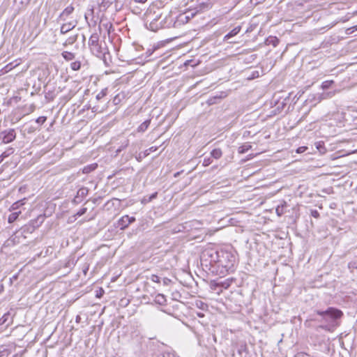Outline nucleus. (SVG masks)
<instances>
[{
    "mask_svg": "<svg viewBox=\"0 0 357 357\" xmlns=\"http://www.w3.org/2000/svg\"><path fill=\"white\" fill-rule=\"evenodd\" d=\"M128 144H129L128 140H126V141L125 142V144H122V145L121 146V147H120V149L118 150V151H121V149H125L126 147H127V146H128Z\"/></svg>",
    "mask_w": 357,
    "mask_h": 357,
    "instance_id": "nucleus-37",
    "label": "nucleus"
},
{
    "mask_svg": "<svg viewBox=\"0 0 357 357\" xmlns=\"http://www.w3.org/2000/svg\"><path fill=\"white\" fill-rule=\"evenodd\" d=\"M251 148H252V146L248 144H243L238 147V153H245L248 151H249Z\"/></svg>",
    "mask_w": 357,
    "mask_h": 357,
    "instance_id": "nucleus-18",
    "label": "nucleus"
},
{
    "mask_svg": "<svg viewBox=\"0 0 357 357\" xmlns=\"http://www.w3.org/2000/svg\"><path fill=\"white\" fill-rule=\"evenodd\" d=\"M333 84V80H327V81H324L322 84H321V87L323 89H328V88L331 87V86Z\"/></svg>",
    "mask_w": 357,
    "mask_h": 357,
    "instance_id": "nucleus-23",
    "label": "nucleus"
},
{
    "mask_svg": "<svg viewBox=\"0 0 357 357\" xmlns=\"http://www.w3.org/2000/svg\"><path fill=\"white\" fill-rule=\"evenodd\" d=\"M86 211H87V208H81L80 210H79V211L77 212V213H76V215H75L79 216H79H82V215H84V213H86Z\"/></svg>",
    "mask_w": 357,
    "mask_h": 357,
    "instance_id": "nucleus-29",
    "label": "nucleus"
},
{
    "mask_svg": "<svg viewBox=\"0 0 357 357\" xmlns=\"http://www.w3.org/2000/svg\"><path fill=\"white\" fill-rule=\"evenodd\" d=\"M135 3H144L147 1V0H133Z\"/></svg>",
    "mask_w": 357,
    "mask_h": 357,
    "instance_id": "nucleus-43",
    "label": "nucleus"
},
{
    "mask_svg": "<svg viewBox=\"0 0 357 357\" xmlns=\"http://www.w3.org/2000/svg\"><path fill=\"white\" fill-rule=\"evenodd\" d=\"M311 215H312V216H313L314 218H316L319 217V213L317 210H312L311 211Z\"/></svg>",
    "mask_w": 357,
    "mask_h": 357,
    "instance_id": "nucleus-36",
    "label": "nucleus"
},
{
    "mask_svg": "<svg viewBox=\"0 0 357 357\" xmlns=\"http://www.w3.org/2000/svg\"><path fill=\"white\" fill-rule=\"evenodd\" d=\"M152 282H155V283H160V278L159 276H158L157 275H151L150 276V278H149Z\"/></svg>",
    "mask_w": 357,
    "mask_h": 357,
    "instance_id": "nucleus-26",
    "label": "nucleus"
},
{
    "mask_svg": "<svg viewBox=\"0 0 357 357\" xmlns=\"http://www.w3.org/2000/svg\"><path fill=\"white\" fill-rule=\"evenodd\" d=\"M264 1L265 0H251V2L256 5V4H259V3H263Z\"/></svg>",
    "mask_w": 357,
    "mask_h": 357,
    "instance_id": "nucleus-39",
    "label": "nucleus"
},
{
    "mask_svg": "<svg viewBox=\"0 0 357 357\" xmlns=\"http://www.w3.org/2000/svg\"><path fill=\"white\" fill-rule=\"evenodd\" d=\"M181 172H178L174 174V177H178L181 174Z\"/></svg>",
    "mask_w": 357,
    "mask_h": 357,
    "instance_id": "nucleus-45",
    "label": "nucleus"
},
{
    "mask_svg": "<svg viewBox=\"0 0 357 357\" xmlns=\"http://www.w3.org/2000/svg\"><path fill=\"white\" fill-rule=\"evenodd\" d=\"M212 162V160L210 158H204V161H203V165L205 166V167H207L208 165H210Z\"/></svg>",
    "mask_w": 357,
    "mask_h": 357,
    "instance_id": "nucleus-31",
    "label": "nucleus"
},
{
    "mask_svg": "<svg viewBox=\"0 0 357 357\" xmlns=\"http://www.w3.org/2000/svg\"><path fill=\"white\" fill-rule=\"evenodd\" d=\"M61 54L63 59L66 61H71L75 59V54L70 52L65 51Z\"/></svg>",
    "mask_w": 357,
    "mask_h": 357,
    "instance_id": "nucleus-17",
    "label": "nucleus"
},
{
    "mask_svg": "<svg viewBox=\"0 0 357 357\" xmlns=\"http://www.w3.org/2000/svg\"><path fill=\"white\" fill-rule=\"evenodd\" d=\"M166 301V298L163 294H158L155 296V302L160 305H163Z\"/></svg>",
    "mask_w": 357,
    "mask_h": 357,
    "instance_id": "nucleus-19",
    "label": "nucleus"
},
{
    "mask_svg": "<svg viewBox=\"0 0 357 357\" xmlns=\"http://www.w3.org/2000/svg\"><path fill=\"white\" fill-rule=\"evenodd\" d=\"M334 95V92H329L325 94V98L328 97L331 98Z\"/></svg>",
    "mask_w": 357,
    "mask_h": 357,
    "instance_id": "nucleus-40",
    "label": "nucleus"
},
{
    "mask_svg": "<svg viewBox=\"0 0 357 357\" xmlns=\"http://www.w3.org/2000/svg\"><path fill=\"white\" fill-rule=\"evenodd\" d=\"M317 312H336V313H338V312H342L340 310L328 308V310H326L325 311H317Z\"/></svg>",
    "mask_w": 357,
    "mask_h": 357,
    "instance_id": "nucleus-27",
    "label": "nucleus"
},
{
    "mask_svg": "<svg viewBox=\"0 0 357 357\" xmlns=\"http://www.w3.org/2000/svg\"><path fill=\"white\" fill-rule=\"evenodd\" d=\"M4 158H3V155H0V163L3 160Z\"/></svg>",
    "mask_w": 357,
    "mask_h": 357,
    "instance_id": "nucleus-46",
    "label": "nucleus"
},
{
    "mask_svg": "<svg viewBox=\"0 0 357 357\" xmlns=\"http://www.w3.org/2000/svg\"><path fill=\"white\" fill-rule=\"evenodd\" d=\"M92 110H93V112H97L98 109H97V108H96V107H93L92 108Z\"/></svg>",
    "mask_w": 357,
    "mask_h": 357,
    "instance_id": "nucleus-49",
    "label": "nucleus"
},
{
    "mask_svg": "<svg viewBox=\"0 0 357 357\" xmlns=\"http://www.w3.org/2000/svg\"><path fill=\"white\" fill-rule=\"evenodd\" d=\"M1 136H2V142L8 144L15 140L16 138V132L14 129L10 128L3 131L1 133Z\"/></svg>",
    "mask_w": 357,
    "mask_h": 357,
    "instance_id": "nucleus-5",
    "label": "nucleus"
},
{
    "mask_svg": "<svg viewBox=\"0 0 357 357\" xmlns=\"http://www.w3.org/2000/svg\"><path fill=\"white\" fill-rule=\"evenodd\" d=\"M88 192H89V189L86 187H82L80 188L77 192V195H76V198H84L87 195H88Z\"/></svg>",
    "mask_w": 357,
    "mask_h": 357,
    "instance_id": "nucleus-13",
    "label": "nucleus"
},
{
    "mask_svg": "<svg viewBox=\"0 0 357 357\" xmlns=\"http://www.w3.org/2000/svg\"><path fill=\"white\" fill-rule=\"evenodd\" d=\"M195 305L197 306V307L202 310H208L207 304L203 303L201 301H197L195 302Z\"/></svg>",
    "mask_w": 357,
    "mask_h": 357,
    "instance_id": "nucleus-20",
    "label": "nucleus"
},
{
    "mask_svg": "<svg viewBox=\"0 0 357 357\" xmlns=\"http://www.w3.org/2000/svg\"><path fill=\"white\" fill-rule=\"evenodd\" d=\"M294 357H311L309 354L305 352H299L296 354Z\"/></svg>",
    "mask_w": 357,
    "mask_h": 357,
    "instance_id": "nucleus-32",
    "label": "nucleus"
},
{
    "mask_svg": "<svg viewBox=\"0 0 357 357\" xmlns=\"http://www.w3.org/2000/svg\"><path fill=\"white\" fill-rule=\"evenodd\" d=\"M240 31H241V27L240 26L235 27L231 31H230L227 35L225 36L224 39L225 40H229L231 37H233V36H236V34H238L240 32Z\"/></svg>",
    "mask_w": 357,
    "mask_h": 357,
    "instance_id": "nucleus-11",
    "label": "nucleus"
},
{
    "mask_svg": "<svg viewBox=\"0 0 357 357\" xmlns=\"http://www.w3.org/2000/svg\"><path fill=\"white\" fill-rule=\"evenodd\" d=\"M135 221V217H129L128 215H123L118 221V226L121 230L126 229L129 225Z\"/></svg>",
    "mask_w": 357,
    "mask_h": 357,
    "instance_id": "nucleus-6",
    "label": "nucleus"
},
{
    "mask_svg": "<svg viewBox=\"0 0 357 357\" xmlns=\"http://www.w3.org/2000/svg\"><path fill=\"white\" fill-rule=\"evenodd\" d=\"M23 204H24V200H20V201L17 202L15 204H13V207L14 209H15V208H17L20 205H23Z\"/></svg>",
    "mask_w": 357,
    "mask_h": 357,
    "instance_id": "nucleus-34",
    "label": "nucleus"
},
{
    "mask_svg": "<svg viewBox=\"0 0 357 357\" xmlns=\"http://www.w3.org/2000/svg\"><path fill=\"white\" fill-rule=\"evenodd\" d=\"M342 314H316L314 321L318 322L316 327L321 328L326 331H333L337 325V319L340 318Z\"/></svg>",
    "mask_w": 357,
    "mask_h": 357,
    "instance_id": "nucleus-3",
    "label": "nucleus"
},
{
    "mask_svg": "<svg viewBox=\"0 0 357 357\" xmlns=\"http://www.w3.org/2000/svg\"><path fill=\"white\" fill-rule=\"evenodd\" d=\"M163 357H176L174 354L168 353L166 354V356H164Z\"/></svg>",
    "mask_w": 357,
    "mask_h": 357,
    "instance_id": "nucleus-42",
    "label": "nucleus"
},
{
    "mask_svg": "<svg viewBox=\"0 0 357 357\" xmlns=\"http://www.w3.org/2000/svg\"><path fill=\"white\" fill-rule=\"evenodd\" d=\"M73 70H78L80 69L81 63L79 61H74L70 64Z\"/></svg>",
    "mask_w": 357,
    "mask_h": 357,
    "instance_id": "nucleus-24",
    "label": "nucleus"
},
{
    "mask_svg": "<svg viewBox=\"0 0 357 357\" xmlns=\"http://www.w3.org/2000/svg\"><path fill=\"white\" fill-rule=\"evenodd\" d=\"M46 119V116H39L36 121L37 123L42 125L45 122Z\"/></svg>",
    "mask_w": 357,
    "mask_h": 357,
    "instance_id": "nucleus-28",
    "label": "nucleus"
},
{
    "mask_svg": "<svg viewBox=\"0 0 357 357\" xmlns=\"http://www.w3.org/2000/svg\"><path fill=\"white\" fill-rule=\"evenodd\" d=\"M80 320H81V317L79 314H77L76 317H75V321L76 323H79L80 322Z\"/></svg>",
    "mask_w": 357,
    "mask_h": 357,
    "instance_id": "nucleus-41",
    "label": "nucleus"
},
{
    "mask_svg": "<svg viewBox=\"0 0 357 357\" xmlns=\"http://www.w3.org/2000/svg\"><path fill=\"white\" fill-rule=\"evenodd\" d=\"M99 42V36L97 33H93L91 36L89 40V45L91 48V47L97 45Z\"/></svg>",
    "mask_w": 357,
    "mask_h": 357,
    "instance_id": "nucleus-12",
    "label": "nucleus"
},
{
    "mask_svg": "<svg viewBox=\"0 0 357 357\" xmlns=\"http://www.w3.org/2000/svg\"><path fill=\"white\" fill-rule=\"evenodd\" d=\"M190 19V17L185 13L178 15L175 20L171 14L166 15L162 17L161 10L155 6H150L144 14V26L152 31H157L160 29L171 26L176 28L181 24L188 23Z\"/></svg>",
    "mask_w": 357,
    "mask_h": 357,
    "instance_id": "nucleus-1",
    "label": "nucleus"
},
{
    "mask_svg": "<svg viewBox=\"0 0 357 357\" xmlns=\"http://www.w3.org/2000/svg\"><path fill=\"white\" fill-rule=\"evenodd\" d=\"M13 321L12 314H3L0 318V326L7 328Z\"/></svg>",
    "mask_w": 357,
    "mask_h": 357,
    "instance_id": "nucleus-8",
    "label": "nucleus"
},
{
    "mask_svg": "<svg viewBox=\"0 0 357 357\" xmlns=\"http://www.w3.org/2000/svg\"><path fill=\"white\" fill-rule=\"evenodd\" d=\"M175 318H176V319H179V320L181 319H180V315L175 317Z\"/></svg>",
    "mask_w": 357,
    "mask_h": 357,
    "instance_id": "nucleus-50",
    "label": "nucleus"
},
{
    "mask_svg": "<svg viewBox=\"0 0 357 357\" xmlns=\"http://www.w3.org/2000/svg\"><path fill=\"white\" fill-rule=\"evenodd\" d=\"M116 0H103L102 4L104 6H109L110 4L115 1Z\"/></svg>",
    "mask_w": 357,
    "mask_h": 357,
    "instance_id": "nucleus-33",
    "label": "nucleus"
},
{
    "mask_svg": "<svg viewBox=\"0 0 357 357\" xmlns=\"http://www.w3.org/2000/svg\"><path fill=\"white\" fill-rule=\"evenodd\" d=\"M107 89H103L100 92H99L96 95V99L98 100L102 99L103 97H105L107 95Z\"/></svg>",
    "mask_w": 357,
    "mask_h": 357,
    "instance_id": "nucleus-25",
    "label": "nucleus"
},
{
    "mask_svg": "<svg viewBox=\"0 0 357 357\" xmlns=\"http://www.w3.org/2000/svg\"><path fill=\"white\" fill-rule=\"evenodd\" d=\"M90 50L97 57L101 58L105 54V51L99 43L91 47Z\"/></svg>",
    "mask_w": 357,
    "mask_h": 357,
    "instance_id": "nucleus-9",
    "label": "nucleus"
},
{
    "mask_svg": "<svg viewBox=\"0 0 357 357\" xmlns=\"http://www.w3.org/2000/svg\"><path fill=\"white\" fill-rule=\"evenodd\" d=\"M211 155L215 159H219L222 155V151L220 149H214L211 151Z\"/></svg>",
    "mask_w": 357,
    "mask_h": 357,
    "instance_id": "nucleus-15",
    "label": "nucleus"
},
{
    "mask_svg": "<svg viewBox=\"0 0 357 357\" xmlns=\"http://www.w3.org/2000/svg\"><path fill=\"white\" fill-rule=\"evenodd\" d=\"M206 257H211L210 264H218L227 270L234 267L235 257L229 252L208 250L203 253L201 257L202 261H206Z\"/></svg>",
    "mask_w": 357,
    "mask_h": 357,
    "instance_id": "nucleus-2",
    "label": "nucleus"
},
{
    "mask_svg": "<svg viewBox=\"0 0 357 357\" xmlns=\"http://www.w3.org/2000/svg\"><path fill=\"white\" fill-rule=\"evenodd\" d=\"M197 315H198L199 317H203L204 316V314L199 313V314H197Z\"/></svg>",
    "mask_w": 357,
    "mask_h": 357,
    "instance_id": "nucleus-48",
    "label": "nucleus"
},
{
    "mask_svg": "<svg viewBox=\"0 0 357 357\" xmlns=\"http://www.w3.org/2000/svg\"><path fill=\"white\" fill-rule=\"evenodd\" d=\"M103 292H104V291L102 289H100V294H97L96 296L100 298L102 296Z\"/></svg>",
    "mask_w": 357,
    "mask_h": 357,
    "instance_id": "nucleus-44",
    "label": "nucleus"
},
{
    "mask_svg": "<svg viewBox=\"0 0 357 357\" xmlns=\"http://www.w3.org/2000/svg\"><path fill=\"white\" fill-rule=\"evenodd\" d=\"M13 357H22V354H15Z\"/></svg>",
    "mask_w": 357,
    "mask_h": 357,
    "instance_id": "nucleus-47",
    "label": "nucleus"
},
{
    "mask_svg": "<svg viewBox=\"0 0 357 357\" xmlns=\"http://www.w3.org/2000/svg\"><path fill=\"white\" fill-rule=\"evenodd\" d=\"M76 22H69L68 23L63 24L61 26L60 32L61 34H65L72 30L76 26Z\"/></svg>",
    "mask_w": 357,
    "mask_h": 357,
    "instance_id": "nucleus-10",
    "label": "nucleus"
},
{
    "mask_svg": "<svg viewBox=\"0 0 357 357\" xmlns=\"http://www.w3.org/2000/svg\"><path fill=\"white\" fill-rule=\"evenodd\" d=\"M172 282V280L167 278H164L162 279V284L164 286H169Z\"/></svg>",
    "mask_w": 357,
    "mask_h": 357,
    "instance_id": "nucleus-30",
    "label": "nucleus"
},
{
    "mask_svg": "<svg viewBox=\"0 0 357 357\" xmlns=\"http://www.w3.org/2000/svg\"><path fill=\"white\" fill-rule=\"evenodd\" d=\"M20 213V211L19 212H15V213H12L9 216H8V222L10 223H12L14 221H15L17 220V218H18L19 216V214Z\"/></svg>",
    "mask_w": 357,
    "mask_h": 357,
    "instance_id": "nucleus-21",
    "label": "nucleus"
},
{
    "mask_svg": "<svg viewBox=\"0 0 357 357\" xmlns=\"http://www.w3.org/2000/svg\"><path fill=\"white\" fill-rule=\"evenodd\" d=\"M150 123H151V120H146L145 121H144L142 123H141L139 125V126L137 128V131L141 132H144L149 126Z\"/></svg>",
    "mask_w": 357,
    "mask_h": 357,
    "instance_id": "nucleus-16",
    "label": "nucleus"
},
{
    "mask_svg": "<svg viewBox=\"0 0 357 357\" xmlns=\"http://www.w3.org/2000/svg\"><path fill=\"white\" fill-rule=\"evenodd\" d=\"M234 281V278H227L223 281L213 282L211 284V288L212 290L216 291L218 294H220L223 289H227Z\"/></svg>",
    "mask_w": 357,
    "mask_h": 357,
    "instance_id": "nucleus-4",
    "label": "nucleus"
},
{
    "mask_svg": "<svg viewBox=\"0 0 357 357\" xmlns=\"http://www.w3.org/2000/svg\"><path fill=\"white\" fill-rule=\"evenodd\" d=\"M307 149V148L306 146H301L297 149L296 152L298 153H301L305 152Z\"/></svg>",
    "mask_w": 357,
    "mask_h": 357,
    "instance_id": "nucleus-35",
    "label": "nucleus"
},
{
    "mask_svg": "<svg viewBox=\"0 0 357 357\" xmlns=\"http://www.w3.org/2000/svg\"><path fill=\"white\" fill-rule=\"evenodd\" d=\"M97 167L98 165L96 163H93L89 165L85 166L82 169V172L84 174H89L95 170L97 168Z\"/></svg>",
    "mask_w": 357,
    "mask_h": 357,
    "instance_id": "nucleus-14",
    "label": "nucleus"
},
{
    "mask_svg": "<svg viewBox=\"0 0 357 357\" xmlns=\"http://www.w3.org/2000/svg\"><path fill=\"white\" fill-rule=\"evenodd\" d=\"M14 153V149L13 148H8L6 149L4 152L1 153L3 155V158H6L13 154Z\"/></svg>",
    "mask_w": 357,
    "mask_h": 357,
    "instance_id": "nucleus-22",
    "label": "nucleus"
},
{
    "mask_svg": "<svg viewBox=\"0 0 357 357\" xmlns=\"http://www.w3.org/2000/svg\"><path fill=\"white\" fill-rule=\"evenodd\" d=\"M74 7L72 5L68 6L66 7L63 12L59 15L58 17V20L65 21L66 20L67 17L73 13L74 11Z\"/></svg>",
    "mask_w": 357,
    "mask_h": 357,
    "instance_id": "nucleus-7",
    "label": "nucleus"
},
{
    "mask_svg": "<svg viewBox=\"0 0 357 357\" xmlns=\"http://www.w3.org/2000/svg\"><path fill=\"white\" fill-rule=\"evenodd\" d=\"M157 195L158 193L157 192H154L153 193L149 198V202H151V200H153V199L156 198L157 197Z\"/></svg>",
    "mask_w": 357,
    "mask_h": 357,
    "instance_id": "nucleus-38",
    "label": "nucleus"
}]
</instances>
